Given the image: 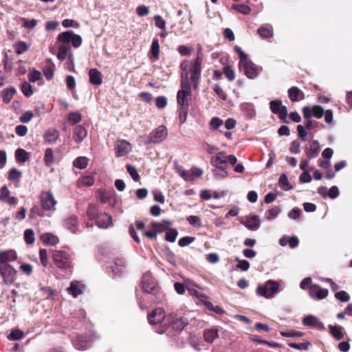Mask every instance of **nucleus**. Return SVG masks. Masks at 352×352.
<instances>
[{"instance_id":"18","label":"nucleus","mask_w":352,"mask_h":352,"mask_svg":"<svg viewBox=\"0 0 352 352\" xmlns=\"http://www.w3.org/2000/svg\"><path fill=\"white\" fill-rule=\"evenodd\" d=\"M96 224L100 228H108L113 224L111 216L106 212L100 213L96 219Z\"/></svg>"},{"instance_id":"38","label":"nucleus","mask_w":352,"mask_h":352,"mask_svg":"<svg viewBox=\"0 0 352 352\" xmlns=\"http://www.w3.org/2000/svg\"><path fill=\"white\" fill-rule=\"evenodd\" d=\"M40 296L45 299L53 300L55 296L54 290L50 287H43L40 289Z\"/></svg>"},{"instance_id":"20","label":"nucleus","mask_w":352,"mask_h":352,"mask_svg":"<svg viewBox=\"0 0 352 352\" xmlns=\"http://www.w3.org/2000/svg\"><path fill=\"white\" fill-rule=\"evenodd\" d=\"M69 56V60H72L73 55L69 45L61 44L58 47L57 58L63 61Z\"/></svg>"},{"instance_id":"47","label":"nucleus","mask_w":352,"mask_h":352,"mask_svg":"<svg viewBox=\"0 0 352 352\" xmlns=\"http://www.w3.org/2000/svg\"><path fill=\"white\" fill-rule=\"evenodd\" d=\"M44 160L47 166H51L54 162L53 151L52 148H47L45 153Z\"/></svg>"},{"instance_id":"62","label":"nucleus","mask_w":352,"mask_h":352,"mask_svg":"<svg viewBox=\"0 0 352 352\" xmlns=\"http://www.w3.org/2000/svg\"><path fill=\"white\" fill-rule=\"evenodd\" d=\"M54 69L52 67H45L43 69V74L45 78L48 80L52 79L54 77Z\"/></svg>"},{"instance_id":"17","label":"nucleus","mask_w":352,"mask_h":352,"mask_svg":"<svg viewBox=\"0 0 352 352\" xmlns=\"http://www.w3.org/2000/svg\"><path fill=\"white\" fill-rule=\"evenodd\" d=\"M320 151V146L318 140H313L310 142V146L306 147L305 153L308 160H311L316 157Z\"/></svg>"},{"instance_id":"53","label":"nucleus","mask_w":352,"mask_h":352,"mask_svg":"<svg viewBox=\"0 0 352 352\" xmlns=\"http://www.w3.org/2000/svg\"><path fill=\"white\" fill-rule=\"evenodd\" d=\"M335 297L340 302H346L350 299L349 294L345 291H340L335 294Z\"/></svg>"},{"instance_id":"23","label":"nucleus","mask_w":352,"mask_h":352,"mask_svg":"<svg viewBox=\"0 0 352 352\" xmlns=\"http://www.w3.org/2000/svg\"><path fill=\"white\" fill-rule=\"evenodd\" d=\"M242 223L250 230H257L261 226V221L258 216L253 215L248 217Z\"/></svg>"},{"instance_id":"10","label":"nucleus","mask_w":352,"mask_h":352,"mask_svg":"<svg viewBox=\"0 0 352 352\" xmlns=\"http://www.w3.org/2000/svg\"><path fill=\"white\" fill-rule=\"evenodd\" d=\"M308 293L309 296L314 300H322L328 296L329 291L319 285L312 284L309 287Z\"/></svg>"},{"instance_id":"14","label":"nucleus","mask_w":352,"mask_h":352,"mask_svg":"<svg viewBox=\"0 0 352 352\" xmlns=\"http://www.w3.org/2000/svg\"><path fill=\"white\" fill-rule=\"evenodd\" d=\"M0 273L6 284L13 283L16 276V271L11 265L0 267Z\"/></svg>"},{"instance_id":"26","label":"nucleus","mask_w":352,"mask_h":352,"mask_svg":"<svg viewBox=\"0 0 352 352\" xmlns=\"http://www.w3.org/2000/svg\"><path fill=\"white\" fill-rule=\"evenodd\" d=\"M174 170L186 182H192L194 180V177L190 172L186 170L176 162L174 163Z\"/></svg>"},{"instance_id":"51","label":"nucleus","mask_w":352,"mask_h":352,"mask_svg":"<svg viewBox=\"0 0 352 352\" xmlns=\"http://www.w3.org/2000/svg\"><path fill=\"white\" fill-rule=\"evenodd\" d=\"M223 73L226 75V77L230 80L232 81L235 78V72L233 68L227 65L223 67Z\"/></svg>"},{"instance_id":"50","label":"nucleus","mask_w":352,"mask_h":352,"mask_svg":"<svg viewBox=\"0 0 352 352\" xmlns=\"http://www.w3.org/2000/svg\"><path fill=\"white\" fill-rule=\"evenodd\" d=\"M87 214L90 219H97L98 209L96 205L90 204L87 208Z\"/></svg>"},{"instance_id":"29","label":"nucleus","mask_w":352,"mask_h":352,"mask_svg":"<svg viewBox=\"0 0 352 352\" xmlns=\"http://www.w3.org/2000/svg\"><path fill=\"white\" fill-rule=\"evenodd\" d=\"M240 109L245 113L248 119L252 118L256 114L254 106L252 103L243 102L240 104Z\"/></svg>"},{"instance_id":"19","label":"nucleus","mask_w":352,"mask_h":352,"mask_svg":"<svg viewBox=\"0 0 352 352\" xmlns=\"http://www.w3.org/2000/svg\"><path fill=\"white\" fill-rule=\"evenodd\" d=\"M85 289V285L77 280L72 281L70 286L67 288L68 293L74 298L82 294Z\"/></svg>"},{"instance_id":"33","label":"nucleus","mask_w":352,"mask_h":352,"mask_svg":"<svg viewBox=\"0 0 352 352\" xmlns=\"http://www.w3.org/2000/svg\"><path fill=\"white\" fill-rule=\"evenodd\" d=\"M330 333L332 336L336 338L337 340H340L343 338V332L344 331V328L341 326H329Z\"/></svg>"},{"instance_id":"64","label":"nucleus","mask_w":352,"mask_h":352,"mask_svg":"<svg viewBox=\"0 0 352 352\" xmlns=\"http://www.w3.org/2000/svg\"><path fill=\"white\" fill-rule=\"evenodd\" d=\"M155 104L157 108H164L167 104V99L165 96H158L155 100Z\"/></svg>"},{"instance_id":"7","label":"nucleus","mask_w":352,"mask_h":352,"mask_svg":"<svg viewBox=\"0 0 352 352\" xmlns=\"http://www.w3.org/2000/svg\"><path fill=\"white\" fill-rule=\"evenodd\" d=\"M188 324V319L177 312L170 313V325L176 331H181Z\"/></svg>"},{"instance_id":"60","label":"nucleus","mask_w":352,"mask_h":352,"mask_svg":"<svg viewBox=\"0 0 352 352\" xmlns=\"http://www.w3.org/2000/svg\"><path fill=\"white\" fill-rule=\"evenodd\" d=\"M37 25V21L34 19H24L23 18V28L28 29H33Z\"/></svg>"},{"instance_id":"54","label":"nucleus","mask_w":352,"mask_h":352,"mask_svg":"<svg viewBox=\"0 0 352 352\" xmlns=\"http://www.w3.org/2000/svg\"><path fill=\"white\" fill-rule=\"evenodd\" d=\"M81 118V115L78 112H71L68 116V120L72 124L79 122Z\"/></svg>"},{"instance_id":"4","label":"nucleus","mask_w":352,"mask_h":352,"mask_svg":"<svg viewBox=\"0 0 352 352\" xmlns=\"http://www.w3.org/2000/svg\"><path fill=\"white\" fill-rule=\"evenodd\" d=\"M279 289V284L277 281L268 280L263 284H259L256 289V294L258 296H262L270 299L274 298L275 294Z\"/></svg>"},{"instance_id":"16","label":"nucleus","mask_w":352,"mask_h":352,"mask_svg":"<svg viewBox=\"0 0 352 352\" xmlns=\"http://www.w3.org/2000/svg\"><path fill=\"white\" fill-rule=\"evenodd\" d=\"M116 155L123 157L131 151V144L126 140H118L115 144Z\"/></svg>"},{"instance_id":"52","label":"nucleus","mask_w":352,"mask_h":352,"mask_svg":"<svg viewBox=\"0 0 352 352\" xmlns=\"http://www.w3.org/2000/svg\"><path fill=\"white\" fill-rule=\"evenodd\" d=\"M24 239L28 244H32L34 242V233L32 230L27 229L24 232Z\"/></svg>"},{"instance_id":"30","label":"nucleus","mask_w":352,"mask_h":352,"mask_svg":"<svg viewBox=\"0 0 352 352\" xmlns=\"http://www.w3.org/2000/svg\"><path fill=\"white\" fill-rule=\"evenodd\" d=\"M288 96L291 101L296 102L298 97H300V100L304 98V93L298 87L294 86L288 89Z\"/></svg>"},{"instance_id":"39","label":"nucleus","mask_w":352,"mask_h":352,"mask_svg":"<svg viewBox=\"0 0 352 352\" xmlns=\"http://www.w3.org/2000/svg\"><path fill=\"white\" fill-rule=\"evenodd\" d=\"M160 48V47L158 39L154 38L151 43L150 52L155 60H157L159 58Z\"/></svg>"},{"instance_id":"24","label":"nucleus","mask_w":352,"mask_h":352,"mask_svg":"<svg viewBox=\"0 0 352 352\" xmlns=\"http://www.w3.org/2000/svg\"><path fill=\"white\" fill-rule=\"evenodd\" d=\"M74 346L78 350H85L90 345V340L83 336H76V338L72 340Z\"/></svg>"},{"instance_id":"22","label":"nucleus","mask_w":352,"mask_h":352,"mask_svg":"<svg viewBox=\"0 0 352 352\" xmlns=\"http://www.w3.org/2000/svg\"><path fill=\"white\" fill-rule=\"evenodd\" d=\"M64 226L71 232L76 234L79 232L78 225V218L75 215H72L64 221Z\"/></svg>"},{"instance_id":"21","label":"nucleus","mask_w":352,"mask_h":352,"mask_svg":"<svg viewBox=\"0 0 352 352\" xmlns=\"http://www.w3.org/2000/svg\"><path fill=\"white\" fill-rule=\"evenodd\" d=\"M10 190L6 186H3L1 188L0 200L10 205H15L17 199L14 196L10 195Z\"/></svg>"},{"instance_id":"59","label":"nucleus","mask_w":352,"mask_h":352,"mask_svg":"<svg viewBox=\"0 0 352 352\" xmlns=\"http://www.w3.org/2000/svg\"><path fill=\"white\" fill-rule=\"evenodd\" d=\"M314 116L316 118H321L324 113V109L320 105H314L312 107Z\"/></svg>"},{"instance_id":"49","label":"nucleus","mask_w":352,"mask_h":352,"mask_svg":"<svg viewBox=\"0 0 352 352\" xmlns=\"http://www.w3.org/2000/svg\"><path fill=\"white\" fill-rule=\"evenodd\" d=\"M126 168L127 172L129 173L130 176L132 177V179L134 181L138 182L140 179V175H139L135 167L131 164H127L126 166Z\"/></svg>"},{"instance_id":"37","label":"nucleus","mask_w":352,"mask_h":352,"mask_svg":"<svg viewBox=\"0 0 352 352\" xmlns=\"http://www.w3.org/2000/svg\"><path fill=\"white\" fill-rule=\"evenodd\" d=\"M73 34L74 32L72 30L63 32L58 34V41L62 43V44L69 45V43L72 39Z\"/></svg>"},{"instance_id":"6","label":"nucleus","mask_w":352,"mask_h":352,"mask_svg":"<svg viewBox=\"0 0 352 352\" xmlns=\"http://www.w3.org/2000/svg\"><path fill=\"white\" fill-rule=\"evenodd\" d=\"M239 68L241 70H243L245 75L250 79H254L257 77L262 71V67H257L248 58L239 63Z\"/></svg>"},{"instance_id":"36","label":"nucleus","mask_w":352,"mask_h":352,"mask_svg":"<svg viewBox=\"0 0 352 352\" xmlns=\"http://www.w3.org/2000/svg\"><path fill=\"white\" fill-rule=\"evenodd\" d=\"M124 266V260L122 258H117L114 262V265L111 267L113 274L115 275L120 274Z\"/></svg>"},{"instance_id":"42","label":"nucleus","mask_w":352,"mask_h":352,"mask_svg":"<svg viewBox=\"0 0 352 352\" xmlns=\"http://www.w3.org/2000/svg\"><path fill=\"white\" fill-rule=\"evenodd\" d=\"M318 322L319 319L312 315H308L307 316L305 317L302 320V323L305 326L310 327H318Z\"/></svg>"},{"instance_id":"15","label":"nucleus","mask_w":352,"mask_h":352,"mask_svg":"<svg viewBox=\"0 0 352 352\" xmlns=\"http://www.w3.org/2000/svg\"><path fill=\"white\" fill-rule=\"evenodd\" d=\"M165 318V312L162 308H156L148 315V320L151 324L161 322Z\"/></svg>"},{"instance_id":"35","label":"nucleus","mask_w":352,"mask_h":352,"mask_svg":"<svg viewBox=\"0 0 352 352\" xmlns=\"http://www.w3.org/2000/svg\"><path fill=\"white\" fill-rule=\"evenodd\" d=\"M218 336V330L216 329H206L204 332V340L208 343L213 342Z\"/></svg>"},{"instance_id":"63","label":"nucleus","mask_w":352,"mask_h":352,"mask_svg":"<svg viewBox=\"0 0 352 352\" xmlns=\"http://www.w3.org/2000/svg\"><path fill=\"white\" fill-rule=\"evenodd\" d=\"M177 50L181 55L188 56L192 53L193 49L186 45H180L178 47Z\"/></svg>"},{"instance_id":"25","label":"nucleus","mask_w":352,"mask_h":352,"mask_svg":"<svg viewBox=\"0 0 352 352\" xmlns=\"http://www.w3.org/2000/svg\"><path fill=\"white\" fill-rule=\"evenodd\" d=\"M257 33L263 39L271 38L274 36L273 28L270 24H264L257 30Z\"/></svg>"},{"instance_id":"43","label":"nucleus","mask_w":352,"mask_h":352,"mask_svg":"<svg viewBox=\"0 0 352 352\" xmlns=\"http://www.w3.org/2000/svg\"><path fill=\"white\" fill-rule=\"evenodd\" d=\"M231 9L243 14H248L250 12V8L245 4L233 3Z\"/></svg>"},{"instance_id":"3","label":"nucleus","mask_w":352,"mask_h":352,"mask_svg":"<svg viewBox=\"0 0 352 352\" xmlns=\"http://www.w3.org/2000/svg\"><path fill=\"white\" fill-rule=\"evenodd\" d=\"M203 61V52L202 47H199L196 58L191 63L189 68V73L190 74V79L193 84L194 88H197L201 72V63Z\"/></svg>"},{"instance_id":"57","label":"nucleus","mask_w":352,"mask_h":352,"mask_svg":"<svg viewBox=\"0 0 352 352\" xmlns=\"http://www.w3.org/2000/svg\"><path fill=\"white\" fill-rule=\"evenodd\" d=\"M213 91L222 100H226L227 99V94L219 85H215L214 86Z\"/></svg>"},{"instance_id":"48","label":"nucleus","mask_w":352,"mask_h":352,"mask_svg":"<svg viewBox=\"0 0 352 352\" xmlns=\"http://www.w3.org/2000/svg\"><path fill=\"white\" fill-rule=\"evenodd\" d=\"M178 235V232L175 229H168L166 232L165 239L167 241L169 242H175L177 236Z\"/></svg>"},{"instance_id":"13","label":"nucleus","mask_w":352,"mask_h":352,"mask_svg":"<svg viewBox=\"0 0 352 352\" xmlns=\"http://www.w3.org/2000/svg\"><path fill=\"white\" fill-rule=\"evenodd\" d=\"M16 258V253L14 250L0 251V267L10 265V263L14 261Z\"/></svg>"},{"instance_id":"56","label":"nucleus","mask_w":352,"mask_h":352,"mask_svg":"<svg viewBox=\"0 0 352 352\" xmlns=\"http://www.w3.org/2000/svg\"><path fill=\"white\" fill-rule=\"evenodd\" d=\"M194 241L195 237L193 236H184L179 240L178 244L180 247H185L192 243Z\"/></svg>"},{"instance_id":"2","label":"nucleus","mask_w":352,"mask_h":352,"mask_svg":"<svg viewBox=\"0 0 352 352\" xmlns=\"http://www.w3.org/2000/svg\"><path fill=\"white\" fill-rule=\"evenodd\" d=\"M52 259L57 267L61 270H70L73 267L72 252L69 248L54 250Z\"/></svg>"},{"instance_id":"27","label":"nucleus","mask_w":352,"mask_h":352,"mask_svg":"<svg viewBox=\"0 0 352 352\" xmlns=\"http://www.w3.org/2000/svg\"><path fill=\"white\" fill-rule=\"evenodd\" d=\"M89 82L94 85L99 86L102 83V76L97 69H91L89 72Z\"/></svg>"},{"instance_id":"5","label":"nucleus","mask_w":352,"mask_h":352,"mask_svg":"<svg viewBox=\"0 0 352 352\" xmlns=\"http://www.w3.org/2000/svg\"><path fill=\"white\" fill-rule=\"evenodd\" d=\"M40 199L42 208L45 211L54 212L56 210V200L54 194L50 190H43L40 194Z\"/></svg>"},{"instance_id":"1","label":"nucleus","mask_w":352,"mask_h":352,"mask_svg":"<svg viewBox=\"0 0 352 352\" xmlns=\"http://www.w3.org/2000/svg\"><path fill=\"white\" fill-rule=\"evenodd\" d=\"M182 89L179 90L177 95V103L180 107L184 116L186 117L188 104L186 102L188 96L191 94V85L188 78V74H182Z\"/></svg>"},{"instance_id":"44","label":"nucleus","mask_w":352,"mask_h":352,"mask_svg":"<svg viewBox=\"0 0 352 352\" xmlns=\"http://www.w3.org/2000/svg\"><path fill=\"white\" fill-rule=\"evenodd\" d=\"M15 93L16 90L12 87L5 89L2 91L3 100L6 103L10 102Z\"/></svg>"},{"instance_id":"32","label":"nucleus","mask_w":352,"mask_h":352,"mask_svg":"<svg viewBox=\"0 0 352 352\" xmlns=\"http://www.w3.org/2000/svg\"><path fill=\"white\" fill-rule=\"evenodd\" d=\"M21 173L16 168H12L8 173V179L15 184L16 186H19L21 179Z\"/></svg>"},{"instance_id":"28","label":"nucleus","mask_w":352,"mask_h":352,"mask_svg":"<svg viewBox=\"0 0 352 352\" xmlns=\"http://www.w3.org/2000/svg\"><path fill=\"white\" fill-rule=\"evenodd\" d=\"M87 129L82 125H77L74 131L73 138L76 142H81L87 136Z\"/></svg>"},{"instance_id":"9","label":"nucleus","mask_w":352,"mask_h":352,"mask_svg":"<svg viewBox=\"0 0 352 352\" xmlns=\"http://www.w3.org/2000/svg\"><path fill=\"white\" fill-rule=\"evenodd\" d=\"M167 129L164 125H160L154 129L148 135V142L153 143H160L167 136Z\"/></svg>"},{"instance_id":"12","label":"nucleus","mask_w":352,"mask_h":352,"mask_svg":"<svg viewBox=\"0 0 352 352\" xmlns=\"http://www.w3.org/2000/svg\"><path fill=\"white\" fill-rule=\"evenodd\" d=\"M210 164L212 166L218 168H226L228 166L227 156L225 152H219L210 158Z\"/></svg>"},{"instance_id":"46","label":"nucleus","mask_w":352,"mask_h":352,"mask_svg":"<svg viewBox=\"0 0 352 352\" xmlns=\"http://www.w3.org/2000/svg\"><path fill=\"white\" fill-rule=\"evenodd\" d=\"M89 160L86 157H78L74 161V166L80 169H84L88 164Z\"/></svg>"},{"instance_id":"41","label":"nucleus","mask_w":352,"mask_h":352,"mask_svg":"<svg viewBox=\"0 0 352 352\" xmlns=\"http://www.w3.org/2000/svg\"><path fill=\"white\" fill-rule=\"evenodd\" d=\"M280 211L281 208H280V206H274V208H272L265 212V218L268 221L274 219L276 217H277Z\"/></svg>"},{"instance_id":"8","label":"nucleus","mask_w":352,"mask_h":352,"mask_svg":"<svg viewBox=\"0 0 352 352\" xmlns=\"http://www.w3.org/2000/svg\"><path fill=\"white\" fill-rule=\"evenodd\" d=\"M270 108L272 113L278 115V117L283 122L288 123L286 120L287 109L283 106L280 100H274L270 102Z\"/></svg>"},{"instance_id":"45","label":"nucleus","mask_w":352,"mask_h":352,"mask_svg":"<svg viewBox=\"0 0 352 352\" xmlns=\"http://www.w3.org/2000/svg\"><path fill=\"white\" fill-rule=\"evenodd\" d=\"M94 184V179L91 175H84L79 179L78 185L82 186H91Z\"/></svg>"},{"instance_id":"11","label":"nucleus","mask_w":352,"mask_h":352,"mask_svg":"<svg viewBox=\"0 0 352 352\" xmlns=\"http://www.w3.org/2000/svg\"><path fill=\"white\" fill-rule=\"evenodd\" d=\"M142 285L144 292L147 294H154L157 289V283L148 274L142 276Z\"/></svg>"},{"instance_id":"58","label":"nucleus","mask_w":352,"mask_h":352,"mask_svg":"<svg viewBox=\"0 0 352 352\" xmlns=\"http://www.w3.org/2000/svg\"><path fill=\"white\" fill-rule=\"evenodd\" d=\"M223 122L221 119L217 117H214L210 120V126L212 129L217 130L223 124Z\"/></svg>"},{"instance_id":"61","label":"nucleus","mask_w":352,"mask_h":352,"mask_svg":"<svg viewBox=\"0 0 352 352\" xmlns=\"http://www.w3.org/2000/svg\"><path fill=\"white\" fill-rule=\"evenodd\" d=\"M155 24V25L161 29L164 30L166 28V21L163 19V18L160 15H155L154 16Z\"/></svg>"},{"instance_id":"55","label":"nucleus","mask_w":352,"mask_h":352,"mask_svg":"<svg viewBox=\"0 0 352 352\" xmlns=\"http://www.w3.org/2000/svg\"><path fill=\"white\" fill-rule=\"evenodd\" d=\"M280 334L285 337H301L303 333L294 330H287L280 331Z\"/></svg>"},{"instance_id":"31","label":"nucleus","mask_w":352,"mask_h":352,"mask_svg":"<svg viewBox=\"0 0 352 352\" xmlns=\"http://www.w3.org/2000/svg\"><path fill=\"white\" fill-rule=\"evenodd\" d=\"M41 239L43 243L50 245H56L59 242L58 236L52 233L43 234Z\"/></svg>"},{"instance_id":"40","label":"nucleus","mask_w":352,"mask_h":352,"mask_svg":"<svg viewBox=\"0 0 352 352\" xmlns=\"http://www.w3.org/2000/svg\"><path fill=\"white\" fill-rule=\"evenodd\" d=\"M278 185L284 190L292 189V186L289 184L287 177L285 174H281L278 179Z\"/></svg>"},{"instance_id":"34","label":"nucleus","mask_w":352,"mask_h":352,"mask_svg":"<svg viewBox=\"0 0 352 352\" xmlns=\"http://www.w3.org/2000/svg\"><path fill=\"white\" fill-rule=\"evenodd\" d=\"M58 131L54 129H47L44 134V139L46 142L52 144L54 143L58 138Z\"/></svg>"}]
</instances>
